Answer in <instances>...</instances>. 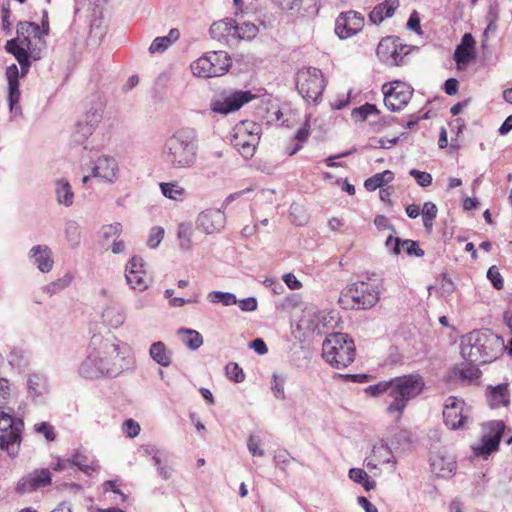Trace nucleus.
Returning a JSON list of instances; mask_svg holds the SVG:
<instances>
[{
  "mask_svg": "<svg viewBox=\"0 0 512 512\" xmlns=\"http://www.w3.org/2000/svg\"><path fill=\"white\" fill-rule=\"evenodd\" d=\"M119 343L114 336L94 334L90 339L88 355L78 367L79 375L90 380L119 375L124 369Z\"/></svg>",
  "mask_w": 512,
  "mask_h": 512,
  "instance_id": "nucleus-1",
  "label": "nucleus"
},
{
  "mask_svg": "<svg viewBox=\"0 0 512 512\" xmlns=\"http://www.w3.org/2000/svg\"><path fill=\"white\" fill-rule=\"evenodd\" d=\"M198 142V132L194 128L184 127L176 130L162 146V161L171 170L192 169L198 158Z\"/></svg>",
  "mask_w": 512,
  "mask_h": 512,
  "instance_id": "nucleus-2",
  "label": "nucleus"
},
{
  "mask_svg": "<svg viewBox=\"0 0 512 512\" xmlns=\"http://www.w3.org/2000/svg\"><path fill=\"white\" fill-rule=\"evenodd\" d=\"M424 386L425 383L421 375L408 374L370 385L365 388V392L372 396L388 393L393 401L388 405L387 413H397V418H399L408 402L417 397L423 391Z\"/></svg>",
  "mask_w": 512,
  "mask_h": 512,
  "instance_id": "nucleus-3",
  "label": "nucleus"
},
{
  "mask_svg": "<svg viewBox=\"0 0 512 512\" xmlns=\"http://www.w3.org/2000/svg\"><path fill=\"white\" fill-rule=\"evenodd\" d=\"M503 346L502 338L489 332L474 330L461 340V355L465 360L488 363L497 358Z\"/></svg>",
  "mask_w": 512,
  "mask_h": 512,
  "instance_id": "nucleus-4",
  "label": "nucleus"
},
{
  "mask_svg": "<svg viewBox=\"0 0 512 512\" xmlns=\"http://www.w3.org/2000/svg\"><path fill=\"white\" fill-rule=\"evenodd\" d=\"M375 273H367L362 280L347 286L341 293L340 302L352 301L353 309H369L380 298V284Z\"/></svg>",
  "mask_w": 512,
  "mask_h": 512,
  "instance_id": "nucleus-5",
  "label": "nucleus"
},
{
  "mask_svg": "<svg viewBox=\"0 0 512 512\" xmlns=\"http://www.w3.org/2000/svg\"><path fill=\"white\" fill-rule=\"evenodd\" d=\"M322 356L332 367L345 368L355 359V344L348 334L332 333L323 341Z\"/></svg>",
  "mask_w": 512,
  "mask_h": 512,
  "instance_id": "nucleus-6",
  "label": "nucleus"
},
{
  "mask_svg": "<svg viewBox=\"0 0 512 512\" xmlns=\"http://www.w3.org/2000/svg\"><path fill=\"white\" fill-rule=\"evenodd\" d=\"M24 430V421L17 417L14 410H0V449L10 457L19 454Z\"/></svg>",
  "mask_w": 512,
  "mask_h": 512,
  "instance_id": "nucleus-7",
  "label": "nucleus"
},
{
  "mask_svg": "<svg viewBox=\"0 0 512 512\" xmlns=\"http://www.w3.org/2000/svg\"><path fill=\"white\" fill-rule=\"evenodd\" d=\"M232 65L226 51H210L193 61L190 68L194 76L212 78L224 75Z\"/></svg>",
  "mask_w": 512,
  "mask_h": 512,
  "instance_id": "nucleus-8",
  "label": "nucleus"
},
{
  "mask_svg": "<svg viewBox=\"0 0 512 512\" xmlns=\"http://www.w3.org/2000/svg\"><path fill=\"white\" fill-rule=\"evenodd\" d=\"M296 88L305 101L317 102L325 88L321 70L314 67L300 69L296 74Z\"/></svg>",
  "mask_w": 512,
  "mask_h": 512,
  "instance_id": "nucleus-9",
  "label": "nucleus"
},
{
  "mask_svg": "<svg viewBox=\"0 0 512 512\" xmlns=\"http://www.w3.org/2000/svg\"><path fill=\"white\" fill-rule=\"evenodd\" d=\"M417 47L402 43L396 36H388L380 41L376 54L381 62L388 66H401L407 63L406 58Z\"/></svg>",
  "mask_w": 512,
  "mask_h": 512,
  "instance_id": "nucleus-10",
  "label": "nucleus"
},
{
  "mask_svg": "<svg viewBox=\"0 0 512 512\" xmlns=\"http://www.w3.org/2000/svg\"><path fill=\"white\" fill-rule=\"evenodd\" d=\"M260 126L254 122H243L235 129V134L231 140L232 145L245 158L254 155L256 146L259 143Z\"/></svg>",
  "mask_w": 512,
  "mask_h": 512,
  "instance_id": "nucleus-11",
  "label": "nucleus"
},
{
  "mask_svg": "<svg viewBox=\"0 0 512 512\" xmlns=\"http://www.w3.org/2000/svg\"><path fill=\"white\" fill-rule=\"evenodd\" d=\"M256 96L249 90H233L224 92L221 97L212 100L210 109L214 113L227 115L239 110L243 105L252 101Z\"/></svg>",
  "mask_w": 512,
  "mask_h": 512,
  "instance_id": "nucleus-12",
  "label": "nucleus"
},
{
  "mask_svg": "<svg viewBox=\"0 0 512 512\" xmlns=\"http://www.w3.org/2000/svg\"><path fill=\"white\" fill-rule=\"evenodd\" d=\"M384 103L387 109L396 112L402 110L410 101L413 90L401 81H393L383 86Z\"/></svg>",
  "mask_w": 512,
  "mask_h": 512,
  "instance_id": "nucleus-13",
  "label": "nucleus"
},
{
  "mask_svg": "<svg viewBox=\"0 0 512 512\" xmlns=\"http://www.w3.org/2000/svg\"><path fill=\"white\" fill-rule=\"evenodd\" d=\"M505 427V423L501 420H493L486 423L483 427L485 433L481 438L480 445L473 448L475 455L486 457L492 452L497 451Z\"/></svg>",
  "mask_w": 512,
  "mask_h": 512,
  "instance_id": "nucleus-14",
  "label": "nucleus"
},
{
  "mask_svg": "<svg viewBox=\"0 0 512 512\" xmlns=\"http://www.w3.org/2000/svg\"><path fill=\"white\" fill-rule=\"evenodd\" d=\"M364 17L356 11L341 13L335 22V33L340 39H347L363 29Z\"/></svg>",
  "mask_w": 512,
  "mask_h": 512,
  "instance_id": "nucleus-15",
  "label": "nucleus"
},
{
  "mask_svg": "<svg viewBox=\"0 0 512 512\" xmlns=\"http://www.w3.org/2000/svg\"><path fill=\"white\" fill-rule=\"evenodd\" d=\"M226 223L223 209H206L202 211L196 220V226L202 232L210 235L220 232Z\"/></svg>",
  "mask_w": 512,
  "mask_h": 512,
  "instance_id": "nucleus-16",
  "label": "nucleus"
},
{
  "mask_svg": "<svg viewBox=\"0 0 512 512\" xmlns=\"http://www.w3.org/2000/svg\"><path fill=\"white\" fill-rule=\"evenodd\" d=\"M465 403L457 397L450 396L446 399L443 410L444 423L450 429L464 427L466 416L463 414Z\"/></svg>",
  "mask_w": 512,
  "mask_h": 512,
  "instance_id": "nucleus-17",
  "label": "nucleus"
},
{
  "mask_svg": "<svg viewBox=\"0 0 512 512\" xmlns=\"http://www.w3.org/2000/svg\"><path fill=\"white\" fill-rule=\"evenodd\" d=\"M119 167L115 158L107 155L98 157L91 169L92 176L112 184L118 178Z\"/></svg>",
  "mask_w": 512,
  "mask_h": 512,
  "instance_id": "nucleus-18",
  "label": "nucleus"
},
{
  "mask_svg": "<svg viewBox=\"0 0 512 512\" xmlns=\"http://www.w3.org/2000/svg\"><path fill=\"white\" fill-rule=\"evenodd\" d=\"M17 43L16 40H8L5 44V49L15 57L21 68V77H24L31 67V59L35 61L41 59L42 48L39 47L38 50L30 51L20 47Z\"/></svg>",
  "mask_w": 512,
  "mask_h": 512,
  "instance_id": "nucleus-19",
  "label": "nucleus"
},
{
  "mask_svg": "<svg viewBox=\"0 0 512 512\" xmlns=\"http://www.w3.org/2000/svg\"><path fill=\"white\" fill-rule=\"evenodd\" d=\"M29 258L42 273H48L53 268L52 251L47 245H35L29 251Z\"/></svg>",
  "mask_w": 512,
  "mask_h": 512,
  "instance_id": "nucleus-20",
  "label": "nucleus"
},
{
  "mask_svg": "<svg viewBox=\"0 0 512 512\" xmlns=\"http://www.w3.org/2000/svg\"><path fill=\"white\" fill-rule=\"evenodd\" d=\"M102 323L113 329L122 326L126 320V313L122 306L118 304L108 305L101 315Z\"/></svg>",
  "mask_w": 512,
  "mask_h": 512,
  "instance_id": "nucleus-21",
  "label": "nucleus"
},
{
  "mask_svg": "<svg viewBox=\"0 0 512 512\" xmlns=\"http://www.w3.org/2000/svg\"><path fill=\"white\" fill-rule=\"evenodd\" d=\"M235 20L233 18H225L221 21L214 22L209 29L211 37L220 42H227L229 37L234 38Z\"/></svg>",
  "mask_w": 512,
  "mask_h": 512,
  "instance_id": "nucleus-22",
  "label": "nucleus"
},
{
  "mask_svg": "<svg viewBox=\"0 0 512 512\" xmlns=\"http://www.w3.org/2000/svg\"><path fill=\"white\" fill-rule=\"evenodd\" d=\"M7 79H8V86H9V95H8V101H9V107L12 111L14 106L19 102L20 100V90H19V77L21 76V70H18V67L16 64H12L7 68L6 71Z\"/></svg>",
  "mask_w": 512,
  "mask_h": 512,
  "instance_id": "nucleus-23",
  "label": "nucleus"
},
{
  "mask_svg": "<svg viewBox=\"0 0 512 512\" xmlns=\"http://www.w3.org/2000/svg\"><path fill=\"white\" fill-rule=\"evenodd\" d=\"M172 351L162 341L153 342L149 348V356L160 366L168 367L172 363Z\"/></svg>",
  "mask_w": 512,
  "mask_h": 512,
  "instance_id": "nucleus-24",
  "label": "nucleus"
},
{
  "mask_svg": "<svg viewBox=\"0 0 512 512\" xmlns=\"http://www.w3.org/2000/svg\"><path fill=\"white\" fill-rule=\"evenodd\" d=\"M487 399L491 408L508 406L510 403L508 384L501 383L495 387H491Z\"/></svg>",
  "mask_w": 512,
  "mask_h": 512,
  "instance_id": "nucleus-25",
  "label": "nucleus"
},
{
  "mask_svg": "<svg viewBox=\"0 0 512 512\" xmlns=\"http://www.w3.org/2000/svg\"><path fill=\"white\" fill-rule=\"evenodd\" d=\"M55 195L58 204L70 207L74 203V193L69 181L60 178L55 181Z\"/></svg>",
  "mask_w": 512,
  "mask_h": 512,
  "instance_id": "nucleus-26",
  "label": "nucleus"
},
{
  "mask_svg": "<svg viewBox=\"0 0 512 512\" xmlns=\"http://www.w3.org/2000/svg\"><path fill=\"white\" fill-rule=\"evenodd\" d=\"M27 388L29 397L37 401L48 392L47 379L40 374H31L27 380Z\"/></svg>",
  "mask_w": 512,
  "mask_h": 512,
  "instance_id": "nucleus-27",
  "label": "nucleus"
},
{
  "mask_svg": "<svg viewBox=\"0 0 512 512\" xmlns=\"http://www.w3.org/2000/svg\"><path fill=\"white\" fill-rule=\"evenodd\" d=\"M401 247L404 248L405 252L409 256L422 257L424 255V251L419 248L418 243L416 241L407 239L402 240L398 237H395L394 247L391 249V252L394 255H398L401 253Z\"/></svg>",
  "mask_w": 512,
  "mask_h": 512,
  "instance_id": "nucleus-28",
  "label": "nucleus"
},
{
  "mask_svg": "<svg viewBox=\"0 0 512 512\" xmlns=\"http://www.w3.org/2000/svg\"><path fill=\"white\" fill-rule=\"evenodd\" d=\"M160 189L166 198L175 201H182L186 196V190L178 182H162Z\"/></svg>",
  "mask_w": 512,
  "mask_h": 512,
  "instance_id": "nucleus-29",
  "label": "nucleus"
},
{
  "mask_svg": "<svg viewBox=\"0 0 512 512\" xmlns=\"http://www.w3.org/2000/svg\"><path fill=\"white\" fill-rule=\"evenodd\" d=\"M259 33L258 27L251 22H235L234 38L240 40H252Z\"/></svg>",
  "mask_w": 512,
  "mask_h": 512,
  "instance_id": "nucleus-30",
  "label": "nucleus"
},
{
  "mask_svg": "<svg viewBox=\"0 0 512 512\" xmlns=\"http://www.w3.org/2000/svg\"><path fill=\"white\" fill-rule=\"evenodd\" d=\"M65 237L70 247L76 248L80 245L81 231L79 224L74 220H69L65 224Z\"/></svg>",
  "mask_w": 512,
  "mask_h": 512,
  "instance_id": "nucleus-31",
  "label": "nucleus"
},
{
  "mask_svg": "<svg viewBox=\"0 0 512 512\" xmlns=\"http://www.w3.org/2000/svg\"><path fill=\"white\" fill-rule=\"evenodd\" d=\"M438 208L437 206L431 202L427 201L424 203L422 208V220L425 230L430 233L433 227V221L437 217Z\"/></svg>",
  "mask_w": 512,
  "mask_h": 512,
  "instance_id": "nucleus-32",
  "label": "nucleus"
},
{
  "mask_svg": "<svg viewBox=\"0 0 512 512\" xmlns=\"http://www.w3.org/2000/svg\"><path fill=\"white\" fill-rule=\"evenodd\" d=\"M67 461L72 463L80 471L88 476L92 475V473L97 470V467H95L93 464H89L88 457L79 452H75L71 456V459H68Z\"/></svg>",
  "mask_w": 512,
  "mask_h": 512,
  "instance_id": "nucleus-33",
  "label": "nucleus"
},
{
  "mask_svg": "<svg viewBox=\"0 0 512 512\" xmlns=\"http://www.w3.org/2000/svg\"><path fill=\"white\" fill-rule=\"evenodd\" d=\"M477 362L466 360L459 369V376L462 380L473 381L481 376V371L476 365Z\"/></svg>",
  "mask_w": 512,
  "mask_h": 512,
  "instance_id": "nucleus-34",
  "label": "nucleus"
},
{
  "mask_svg": "<svg viewBox=\"0 0 512 512\" xmlns=\"http://www.w3.org/2000/svg\"><path fill=\"white\" fill-rule=\"evenodd\" d=\"M372 455L376 461L381 464H388L393 460V455L389 446L383 442L373 446Z\"/></svg>",
  "mask_w": 512,
  "mask_h": 512,
  "instance_id": "nucleus-35",
  "label": "nucleus"
},
{
  "mask_svg": "<svg viewBox=\"0 0 512 512\" xmlns=\"http://www.w3.org/2000/svg\"><path fill=\"white\" fill-rule=\"evenodd\" d=\"M211 303H222L224 306L237 304L238 299L235 294L230 292L212 291L207 296Z\"/></svg>",
  "mask_w": 512,
  "mask_h": 512,
  "instance_id": "nucleus-36",
  "label": "nucleus"
},
{
  "mask_svg": "<svg viewBox=\"0 0 512 512\" xmlns=\"http://www.w3.org/2000/svg\"><path fill=\"white\" fill-rule=\"evenodd\" d=\"M72 281V276L66 274L62 278L57 279L56 281L51 282L50 284L43 287V292L48 294L49 296H53L67 288Z\"/></svg>",
  "mask_w": 512,
  "mask_h": 512,
  "instance_id": "nucleus-37",
  "label": "nucleus"
},
{
  "mask_svg": "<svg viewBox=\"0 0 512 512\" xmlns=\"http://www.w3.org/2000/svg\"><path fill=\"white\" fill-rule=\"evenodd\" d=\"M93 129L90 126L83 124V122H77L75 130L72 133V141L76 145L84 143V141L93 133Z\"/></svg>",
  "mask_w": 512,
  "mask_h": 512,
  "instance_id": "nucleus-38",
  "label": "nucleus"
},
{
  "mask_svg": "<svg viewBox=\"0 0 512 512\" xmlns=\"http://www.w3.org/2000/svg\"><path fill=\"white\" fill-rule=\"evenodd\" d=\"M179 333L188 334V338L186 340H184V343L189 349L197 350L198 348H200L202 346L203 337L198 331L192 330V329L181 328L179 330Z\"/></svg>",
  "mask_w": 512,
  "mask_h": 512,
  "instance_id": "nucleus-39",
  "label": "nucleus"
},
{
  "mask_svg": "<svg viewBox=\"0 0 512 512\" xmlns=\"http://www.w3.org/2000/svg\"><path fill=\"white\" fill-rule=\"evenodd\" d=\"M122 233V225L119 222L103 225L100 229L102 241L117 239Z\"/></svg>",
  "mask_w": 512,
  "mask_h": 512,
  "instance_id": "nucleus-40",
  "label": "nucleus"
},
{
  "mask_svg": "<svg viewBox=\"0 0 512 512\" xmlns=\"http://www.w3.org/2000/svg\"><path fill=\"white\" fill-rule=\"evenodd\" d=\"M143 274L144 273H140V272H131V271L125 272V279H126L127 284L132 289H138L139 291H143V290L147 289L148 285L143 278Z\"/></svg>",
  "mask_w": 512,
  "mask_h": 512,
  "instance_id": "nucleus-41",
  "label": "nucleus"
},
{
  "mask_svg": "<svg viewBox=\"0 0 512 512\" xmlns=\"http://www.w3.org/2000/svg\"><path fill=\"white\" fill-rule=\"evenodd\" d=\"M378 114L376 105L365 103L364 105L352 110V117L361 122L365 121L369 115Z\"/></svg>",
  "mask_w": 512,
  "mask_h": 512,
  "instance_id": "nucleus-42",
  "label": "nucleus"
},
{
  "mask_svg": "<svg viewBox=\"0 0 512 512\" xmlns=\"http://www.w3.org/2000/svg\"><path fill=\"white\" fill-rule=\"evenodd\" d=\"M103 116V109L101 105H99L96 108H91L88 110L84 116V119L80 122H83V124L90 126L94 130L95 127L100 123Z\"/></svg>",
  "mask_w": 512,
  "mask_h": 512,
  "instance_id": "nucleus-43",
  "label": "nucleus"
},
{
  "mask_svg": "<svg viewBox=\"0 0 512 512\" xmlns=\"http://www.w3.org/2000/svg\"><path fill=\"white\" fill-rule=\"evenodd\" d=\"M226 376L235 383H241L245 379L243 369L236 363L230 362L226 365Z\"/></svg>",
  "mask_w": 512,
  "mask_h": 512,
  "instance_id": "nucleus-44",
  "label": "nucleus"
},
{
  "mask_svg": "<svg viewBox=\"0 0 512 512\" xmlns=\"http://www.w3.org/2000/svg\"><path fill=\"white\" fill-rule=\"evenodd\" d=\"M285 382H286V378L284 376L278 375L276 373L273 374L271 389L273 391L274 396L277 399L283 400L286 397L285 390H284Z\"/></svg>",
  "mask_w": 512,
  "mask_h": 512,
  "instance_id": "nucleus-45",
  "label": "nucleus"
},
{
  "mask_svg": "<svg viewBox=\"0 0 512 512\" xmlns=\"http://www.w3.org/2000/svg\"><path fill=\"white\" fill-rule=\"evenodd\" d=\"M177 236L180 240V246L186 250L191 248V226L189 224H180Z\"/></svg>",
  "mask_w": 512,
  "mask_h": 512,
  "instance_id": "nucleus-46",
  "label": "nucleus"
},
{
  "mask_svg": "<svg viewBox=\"0 0 512 512\" xmlns=\"http://www.w3.org/2000/svg\"><path fill=\"white\" fill-rule=\"evenodd\" d=\"M30 475L34 485H37V489L51 483V474L48 469L36 470Z\"/></svg>",
  "mask_w": 512,
  "mask_h": 512,
  "instance_id": "nucleus-47",
  "label": "nucleus"
},
{
  "mask_svg": "<svg viewBox=\"0 0 512 512\" xmlns=\"http://www.w3.org/2000/svg\"><path fill=\"white\" fill-rule=\"evenodd\" d=\"M475 57L474 51L458 45L454 52V60L457 64H466Z\"/></svg>",
  "mask_w": 512,
  "mask_h": 512,
  "instance_id": "nucleus-48",
  "label": "nucleus"
},
{
  "mask_svg": "<svg viewBox=\"0 0 512 512\" xmlns=\"http://www.w3.org/2000/svg\"><path fill=\"white\" fill-rule=\"evenodd\" d=\"M164 237V229L160 226H155L150 230L147 245L155 249L159 246Z\"/></svg>",
  "mask_w": 512,
  "mask_h": 512,
  "instance_id": "nucleus-49",
  "label": "nucleus"
},
{
  "mask_svg": "<svg viewBox=\"0 0 512 512\" xmlns=\"http://www.w3.org/2000/svg\"><path fill=\"white\" fill-rule=\"evenodd\" d=\"M409 175L412 176L421 187H428L432 184V176L428 172L411 169Z\"/></svg>",
  "mask_w": 512,
  "mask_h": 512,
  "instance_id": "nucleus-50",
  "label": "nucleus"
},
{
  "mask_svg": "<svg viewBox=\"0 0 512 512\" xmlns=\"http://www.w3.org/2000/svg\"><path fill=\"white\" fill-rule=\"evenodd\" d=\"M487 278L490 280L492 286L497 289L501 290L504 287V281L503 278L496 266H491L487 271Z\"/></svg>",
  "mask_w": 512,
  "mask_h": 512,
  "instance_id": "nucleus-51",
  "label": "nucleus"
},
{
  "mask_svg": "<svg viewBox=\"0 0 512 512\" xmlns=\"http://www.w3.org/2000/svg\"><path fill=\"white\" fill-rule=\"evenodd\" d=\"M35 432L43 434L47 441H53L56 437L53 426L48 422H41L34 425Z\"/></svg>",
  "mask_w": 512,
  "mask_h": 512,
  "instance_id": "nucleus-52",
  "label": "nucleus"
},
{
  "mask_svg": "<svg viewBox=\"0 0 512 512\" xmlns=\"http://www.w3.org/2000/svg\"><path fill=\"white\" fill-rule=\"evenodd\" d=\"M170 46V40L168 38L164 37H156L150 47L149 52L150 53H156V52H164L168 47Z\"/></svg>",
  "mask_w": 512,
  "mask_h": 512,
  "instance_id": "nucleus-53",
  "label": "nucleus"
},
{
  "mask_svg": "<svg viewBox=\"0 0 512 512\" xmlns=\"http://www.w3.org/2000/svg\"><path fill=\"white\" fill-rule=\"evenodd\" d=\"M18 493L25 494L37 490V485H34L31 475L22 478L16 487Z\"/></svg>",
  "mask_w": 512,
  "mask_h": 512,
  "instance_id": "nucleus-54",
  "label": "nucleus"
},
{
  "mask_svg": "<svg viewBox=\"0 0 512 512\" xmlns=\"http://www.w3.org/2000/svg\"><path fill=\"white\" fill-rule=\"evenodd\" d=\"M247 448L253 456L264 455V450L260 447V440L254 435H250L247 439Z\"/></svg>",
  "mask_w": 512,
  "mask_h": 512,
  "instance_id": "nucleus-55",
  "label": "nucleus"
},
{
  "mask_svg": "<svg viewBox=\"0 0 512 512\" xmlns=\"http://www.w3.org/2000/svg\"><path fill=\"white\" fill-rule=\"evenodd\" d=\"M123 431L128 437L134 438L139 434L140 426L133 419H127L123 423Z\"/></svg>",
  "mask_w": 512,
  "mask_h": 512,
  "instance_id": "nucleus-56",
  "label": "nucleus"
},
{
  "mask_svg": "<svg viewBox=\"0 0 512 512\" xmlns=\"http://www.w3.org/2000/svg\"><path fill=\"white\" fill-rule=\"evenodd\" d=\"M290 458V454L286 450H282L275 454L273 460L277 467H279L282 471H285L287 465L290 462Z\"/></svg>",
  "mask_w": 512,
  "mask_h": 512,
  "instance_id": "nucleus-57",
  "label": "nucleus"
},
{
  "mask_svg": "<svg viewBox=\"0 0 512 512\" xmlns=\"http://www.w3.org/2000/svg\"><path fill=\"white\" fill-rule=\"evenodd\" d=\"M143 266V259L140 256H133L126 264L125 272L131 271L144 273Z\"/></svg>",
  "mask_w": 512,
  "mask_h": 512,
  "instance_id": "nucleus-58",
  "label": "nucleus"
},
{
  "mask_svg": "<svg viewBox=\"0 0 512 512\" xmlns=\"http://www.w3.org/2000/svg\"><path fill=\"white\" fill-rule=\"evenodd\" d=\"M384 185V182L381 178V176L379 175V173L373 175L372 177L368 178L365 180L364 182V187L368 190V191H374L378 188H382Z\"/></svg>",
  "mask_w": 512,
  "mask_h": 512,
  "instance_id": "nucleus-59",
  "label": "nucleus"
},
{
  "mask_svg": "<svg viewBox=\"0 0 512 512\" xmlns=\"http://www.w3.org/2000/svg\"><path fill=\"white\" fill-rule=\"evenodd\" d=\"M237 304L239 308L244 312H252L257 309V299L255 297H248L242 300H238Z\"/></svg>",
  "mask_w": 512,
  "mask_h": 512,
  "instance_id": "nucleus-60",
  "label": "nucleus"
},
{
  "mask_svg": "<svg viewBox=\"0 0 512 512\" xmlns=\"http://www.w3.org/2000/svg\"><path fill=\"white\" fill-rule=\"evenodd\" d=\"M282 10H296L302 5L303 0H273Z\"/></svg>",
  "mask_w": 512,
  "mask_h": 512,
  "instance_id": "nucleus-61",
  "label": "nucleus"
},
{
  "mask_svg": "<svg viewBox=\"0 0 512 512\" xmlns=\"http://www.w3.org/2000/svg\"><path fill=\"white\" fill-rule=\"evenodd\" d=\"M310 135V124L309 120L306 119L303 126L298 129L295 134V140L299 143H305Z\"/></svg>",
  "mask_w": 512,
  "mask_h": 512,
  "instance_id": "nucleus-62",
  "label": "nucleus"
},
{
  "mask_svg": "<svg viewBox=\"0 0 512 512\" xmlns=\"http://www.w3.org/2000/svg\"><path fill=\"white\" fill-rule=\"evenodd\" d=\"M407 28L421 34L420 18L417 11H413L407 22Z\"/></svg>",
  "mask_w": 512,
  "mask_h": 512,
  "instance_id": "nucleus-63",
  "label": "nucleus"
},
{
  "mask_svg": "<svg viewBox=\"0 0 512 512\" xmlns=\"http://www.w3.org/2000/svg\"><path fill=\"white\" fill-rule=\"evenodd\" d=\"M385 18V11L377 5L369 14V19L373 24H380Z\"/></svg>",
  "mask_w": 512,
  "mask_h": 512,
  "instance_id": "nucleus-64",
  "label": "nucleus"
}]
</instances>
